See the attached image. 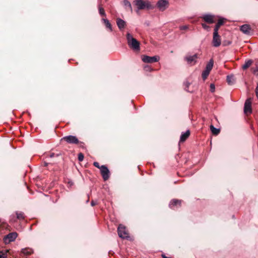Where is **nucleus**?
<instances>
[{
  "instance_id": "nucleus-1",
  "label": "nucleus",
  "mask_w": 258,
  "mask_h": 258,
  "mask_svg": "<svg viewBox=\"0 0 258 258\" xmlns=\"http://www.w3.org/2000/svg\"><path fill=\"white\" fill-rule=\"evenodd\" d=\"M126 40L128 46L133 50L138 51L140 50V42L130 33L126 34Z\"/></svg>"
},
{
  "instance_id": "nucleus-2",
  "label": "nucleus",
  "mask_w": 258,
  "mask_h": 258,
  "mask_svg": "<svg viewBox=\"0 0 258 258\" xmlns=\"http://www.w3.org/2000/svg\"><path fill=\"white\" fill-rule=\"evenodd\" d=\"M134 3L137 8V11L145 9L147 10H151L155 8V7L148 1H145L144 0H135L134 1Z\"/></svg>"
},
{
  "instance_id": "nucleus-3",
  "label": "nucleus",
  "mask_w": 258,
  "mask_h": 258,
  "mask_svg": "<svg viewBox=\"0 0 258 258\" xmlns=\"http://www.w3.org/2000/svg\"><path fill=\"white\" fill-rule=\"evenodd\" d=\"M160 57L158 55L150 56L146 55L142 56V60L145 63L156 62L159 60Z\"/></svg>"
},
{
  "instance_id": "nucleus-4",
  "label": "nucleus",
  "mask_w": 258,
  "mask_h": 258,
  "mask_svg": "<svg viewBox=\"0 0 258 258\" xmlns=\"http://www.w3.org/2000/svg\"><path fill=\"white\" fill-rule=\"evenodd\" d=\"M117 232L119 237L123 239H127L129 237L125 226L120 224L117 228Z\"/></svg>"
},
{
  "instance_id": "nucleus-5",
  "label": "nucleus",
  "mask_w": 258,
  "mask_h": 258,
  "mask_svg": "<svg viewBox=\"0 0 258 258\" xmlns=\"http://www.w3.org/2000/svg\"><path fill=\"white\" fill-rule=\"evenodd\" d=\"M64 141L71 144H78L79 143L78 139L75 136L70 135L63 137L61 141Z\"/></svg>"
},
{
  "instance_id": "nucleus-6",
  "label": "nucleus",
  "mask_w": 258,
  "mask_h": 258,
  "mask_svg": "<svg viewBox=\"0 0 258 258\" xmlns=\"http://www.w3.org/2000/svg\"><path fill=\"white\" fill-rule=\"evenodd\" d=\"M18 236V233L16 232H13L9 233L6 235L4 238V240L6 243H10L14 241Z\"/></svg>"
},
{
  "instance_id": "nucleus-7",
  "label": "nucleus",
  "mask_w": 258,
  "mask_h": 258,
  "mask_svg": "<svg viewBox=\"0 0 258 258\" xmlns=\"http://www.w3.org/2000/svg\"><path fill=\"white\" fill-rule=\"evenodd\" d=\"M100 172L104 180H107L109 178L110 172L107 166L101 165L100 166Z\"/></svg>"
},
{
  "instance_id": "nucleus-8",
  "label": "nucleus",
  "mask_w": 258,
  "mask_h": 258,
  "mask_svg": "<svg viewBox=\"0 0 258 258\" xmlns=\"http://www.w3.org/2000/svg\"><path fill=\"white\" fill-rule=\"evenodd\" d=\"M251 98L246 100L244 105V112L245 114H250L252 112Z\"/></svg>"
},
{
  "instance_id": "nucleus-9",
  "label": "nucleus",
  "mask_w": 258,
  "mask_h": 258,
  "mask_svg": "<svg viewBox=\"0 0 258 258\" xmlns=\"http://www.w3.org/2000/svg\"><path fill=\"white\" fill-rule=\"evenodd\" d=\"M221 40L218 33L213 32L212 44L214 47H218L221 45Z\"/></svg>"
},
{
  "instance_id": "nucleus-10",
  "label": "nucleus",
  "mask_w": 258,
  "mask_h": 258,
  "mask_svg": "<svg viewBox=\"0 0 258 258\" xmlns=\"http://www.w3.org/2000/svg\"><path fill=\"white\" fill-rule=\"evenodd\" d=\"M168 5L167 0H159L157 3V7L161 11H164L166 9Z\"/></svg>"
},
{
  "instance_id": "nucleus-11",
  "label": "nucleus",
  "mask_w": 258,
  "mask_h": 258,
  "mask_svg": "<svg viewBox=\"0 0 258 258\" xmlns=\"http://www.w3.org/2000/svg\"><path fill=\"white\" fill-rule=\"evenodd\" d=\"M181 203V200H179L177 199H173L172 200L169 204V207L171 209H174L175 207H180Z\"/></svg>"
},
{
  "instance_id": "nucleus-12",
  "label": "nucleus",
  "mask_w": 258,
  "mask_h": 258,
  "mask_svg": "<svg viewBox=\"0 0 258 258\" xmlns=\"http://www.w3.org/2000/svg\"><path fill=\"white\" fill-rule=\"evenodd\" d=\"M197 58L198 55L197 54H195L193 55L187 56L185 57V59L188 64H195L197 62Z\"/></svg>"
},
{
  "instance_id": "nucleus-13",
  "label": "nucleus",
  "mask_w": 258,
  "mask_h": 258,
  "mask_svg": "<svg viewBox=\"0 0 258 258\" xmlns=\"http://www.w3.org/2000/svg\"><path fill=\"white\" fill-rule=\"evenodd\" d=\"M240 30L244 34L248 35L250 33L251 28L249 25L244 24L240 27Z\"/></svg>"
},
{
  "instance_id": "nucleus-14",
  "label": "nucleus",
  "mask_w": 258,
  "mask_h": 258,
  "mask_svg": "<svg viewBox=\"0 0 258 258\" xmlns=\"http://www.w3.org/2000/svg\"><path fill=\"white\" fill-rule=\"evenodd\" d=\"M203 19L204 21L209 24L214 23L213 16L211 15L206 14L203 16Z\"/></svg>"
},
{
  "instance_id": "nucleus-15",
  "label": "nucleus",
  "mask_w": 258,
  "mask_h": 258,
  "mask_svg": "<svg viewBox=\"0 0 258 258\" xmlns=\"http://www.w3.org/2000/svg\"><path fill=\"white\" fill-rule=\"evenodd\" d=\"M116 24L120 30L123 29L125 26V22L120 18H117L116 20Z\"/></svg>"
},
{
  "instance_id": "nucleus-16",
  "label": "nucleus",
  "mask_w": 258,
  "mask_h": 258,
  "mask_svg": "<svg viewBox=\"0 0 258 258\" xmlns=\"http://www.w3.org/2000/svg\"><path fill=\"white\" fill-rule=\"evenodd\" d=\"M190 135V132L189 130L186 131L185 132L182 133L180 137V142H184Z\"/></svg>"
},
{
  "instance_id": "nucleus-17",
  "label": "nucleus",
  "mask_w": 258,
  "mask_h": 258,
  "mask_svg": "<svg viewBox=\"0 0 258 258\" xmlns=\"http://www.w3.org/2000/svg\"><path fill=\"white\" fill-rule=\"evenodd\" d=\"M224 19H220L217 23L216 24L214 29V32L218 33V30L220 28V27L224 23Z\"/></svg>"
},
{
  "instance_id": "nucleus-18",
  "label": "nucleus",
  "mask_w": 258,
  "mask_h": 258,
  "mask_svg": "<svg viewBox=\"0 0 258 258\" xmlns=\"http://www.w3.org/2000/svg\"><path fill=\"white\" fill-rule=\"evenodd\" d=\"M123 4L126 10L130 11L131 12H133L131 4L128 0H124L123 1Z\"/></svg>"
},
{
  "instance_id": "nucleus-19",
  "label": "nucleus",
  "mask_w": 258,
  "mask_h": 258,
  "mask_svg": "<svg viewBox=\"0 0 258 258\" xmlns=\"http://www.w3.org/2000/svg\"><path fill=\"white\" fill-rule=\"evenodd\" d=\"M102 21L104 22L106 28L108 29L110 31H112V28L111 24L110 23L109 21L105 18H102Z\"/></svg>"
},
{
  "instance_id": "nucleus-20",
  "label": "nucleus",
  "mask_w": 258,
  "mask_h": 258,
  "mask_svg": "<svg viewBox=\"0 0 258 258\" xmlns=\"http://www.w3.org/2000/svg\"><path fill=\"white\" fill-rule=\"evenodd\" d=\"M227 82L229 85H233L235 83L234 77L233 75H228L227 76Z\"/></svg>"
},
{
  "instance_id": "nucleus-21",
  "label": "nucleus",
  "mask_w": 258,
  "mask_h": 258,
  "mask_svg": "<svg viewBox=\"0 0 258 258\" xmlns=\"http://www.w3.org/2000/svg\"><path fill=\"white\" fill-rule=\"evenodd\" d=\"M210 128L212 133L213 135H218L220 133V128L215 127L213 125L211 124L210 126Z\"/></svg>"
},
{
  "instance_id": "nucleus-22",
  "label": "nucleus",
  "mask_w": 258,
  "mask_h": 258,
  "mask_svg": "<svg viewBox=\"0 0 258 258\" xmlns=\"http://www.w3.org/2000/svg\"><path fill=\"white\" fill-rule=\"evenodd\" d=\"M21 252L25 255H29L33 252V250L31 248H25L22 249Z\"/></svg>"
},
{
  "instance_id": "nucleus-23",
  "label": "nucleus",
  "mask_w": 258,
  "mask_h": 258,
  "mask_svg": "<svg viewBox=\"0 0 258 258\" xmlns=\"http://www.w3.org/2000/svg\"><path fill=\"white\" fill-rule=\"evenodd\" d=\"M252 60L251 59L246 60L242 66V69L243 70H246L248 68L252 63Z\"/></svg>"
},
{
  "instance_id": "nucleus-24",
  "label": "nucleus",
  "mask_w": 258,
  "mask_h": 258,
  "mask_svg": "<svg viewBox=\"0 0 258 258\" xmlns=\"http://www.w3.org/2000/svg\"><path fill=\"white\" fill-rule=\"evenodd\" d=\"M98 8L99 15L102 17H106V15L105 10L100 4L98 5Z\"/></svg>"
},
{
  "instance_id": "nucleus-25",
  "label": "nucleus",
  "mask_w": 258,
  "mask_h": 258,
  "mask_svg": "<svg viewBox=\"0 0 258 258\" xmlns=\"http://www.w3.org/2000/svg\"><path fill=\"white\" fill-rule=\"evenodd\" d=\"M213 67V60L211 59L206 65L205 70L210 72Z\"/></svg>"
},
{
  "instance_id": "nucleus-26",
  "label": "nucleus",
  "mask_w": 258,
  "mask_h": 258,
  "mask_svg": "<svg viewBox=\"0 0 258 258\" xmlns=\"http://www.w3.org/2000/svg\"><path fill=\"white\" fill-rule=\"evenodd\" d=\"M17 218L19 220H23L25 218L24 213L22 212H16Z\"/></svg>"
},
{
  "instance_id": "nucleus-27",
  "label": "nucleus",
  "mask_w": 258,
  "mask_h": 258,
  "mask_svg": "<svg viewBox=\"0 0 258 258\" xmlns=\"http://www.w3.org/2000/svg\"><path fill=\"white\" fill-rule=\"evenodd\" d=\"M209 74H210V72L205 70L202 72V78L204 80H205L207 79V78L209 76Z\"/></svg>"
},
{
  "instance_id": "nucleus-28",
  "label": "nucleus",
  "mask_w": 258,
  "mask_h": 258,
  "mask_svg": "<svg viewBox=\"0 0 258 258\" xmlns=\"http://www.w3.org/2000/svg\"><path fill=\"white\" fill-rule=\"evenodd\" d=\"M7 250H2L0 251V258L7 257Z\"/></svg>"
},
{
  "instance_id": "nucleus-29",
  "label": "nucleus",
  "mask_w": 258,
  "mask_h": 258,
  "mask_svg": "<svg viewBox=\"0 0 258 258\" xmlns=\"http://www.w3.org/2000/svg\"><path fill=\"white\" fill-rule=\"evenodd\" d=\"M184 89L189 92H192V91H190L188 89L189 86L190 85V83L189 82H186L184 83Z\"/></svg>"
},
{
  "instance_id": "nucleus-30",
  "label": "nucleus",
  "mask_w": 258,
  "mask_h": 258,
  "mask_svg": "<svg viewBox=\"0 0 258 258\" xmlns=\"http://www.w3.org/2000/svg\"><path fill=\"white\" fill-rule=\"evenodd\" d=\"M144 70L147 72H151L153 71V69L149 65H146L144 67Z\"/></svg>"
},
{
  "instance_id": "nucleus-31",
  "label": "nucleus",
  "mask_w": 258,
  "mask_h": 258,
  "mask_svg": "<svg viewBox=\"0 0 258 258\" xmlns=\"http://www.w3.org/2000/svg\"><path fill=\"white\" fill-rule=\"evenodd\" d=\"M84 155L83 153H80L79 154H78V160L79 161H82L84 159Z\"/></svg>"
},
{
  "instance_id": "nucleus-32",
  "label": "nucleus",
  "mask_w": 258,
  "mask_h": 258,
  "mask_svg": "<svg viewBox=\"0 0 258 258\" xmlns=\"http://www.w3.org/2000/svg\"><path fill=\"white\" fill-rule=\"evenodd\" d=\"M210 91L211 92H214L215 91V85L214 84H210Z\"/></svg>"
},
{
  "instance_id": "nucleus-33",
  "label": "nucleus",
  "mask_w": 258,
  "mask_h": 258,
  "mask_svg": "<svg viewBox=\"0 0 258 258\" xmlns=\"http://www.w3.org/2000/svg\"><path fill=\"white\" fill-rule=\"evenodd\" d=\"M202 27L205 30H208L210 28V27L205 23H202Z\"/></svg>"
},
{
  "instance_id": "nucleus-34",
  "label": "nucleus",
  "mask_w": 258,
  "mask_h": 258,
  "mask_svg": "<svg viewBox=\"0 0 258 258\" xmlns=\"http://www.w3.org/2000/svg\"><path fill=\"white\" fill-rule=\"evenodd\" d=\"M188 28V25H183L179 27V29L181 30H186Z\"/></svg>"
},
{
  "instance_id": "nucleus-35",
  "label": "nucleus",
  "mask_w": 258,
  "mask_h": 258,
  "mask_svg": "<svg viewBox=\"0 0 258 258\" xmlns=\"http://www.w3.org/2000/svg\"><path fill=\"white\" fill-rule=\"evenodd\" d=\"M93 165H94V166H95L96 167H97V168H99V169H100V166H100V165H99V163H98L97 162H94L93 163Z\"/></svg>"
},
{
  "instance_id": "nucleus-36",
  "label": "nucleus",
  "mask_w": 258,
  "mask_h": 258,
  "mask_svg": "<svg viewBox=\"0 0 258 258\" xmlns=\"http://www.w3.org/2000/svg\"><path fill=\"white\" fill-rule=\"evenodd\" d=\"M59 156V154H55L54 153H52L50 154L49 157L53 158L54 157H58Z\"/></svg>"
},
{
  "instance_id": "nucleus-37",
  "label": "nucleus",
  "mask_w": 258,
  "mask_h": 258,
  "mask_svg": "<svg viewBox=\"0 0 258 258\" xmlns=\"http://www.w3.org/2000/svg\"><path fill=\"white\" fill-rule=\"evenodd\" d=\"M97 202L96 201H92L91 202V205L92 207H93L95 205H97Z\"/></svg>"
},
{
  "instance_id": "nucleus-38",
  "label": "nucleus",
  "mask_w": 258,
  "mask_h": 258,
  "mask_svg": "<svg viewBox=\"0 0 258 258\" xmlns=\"http://www.w3.org/2000/svg\"><path fill=\"white\" fill-rule=\"evenodd\" d=\"M253 72H257L258 71V64H256V66L255 68H253Z\"/></svg>"
},
{
  "instance_id": "nucleus-39",
  "label": "nucleus",
  "mask_w": 258,
  "mask_h": 258,
  "mask_svg": "<svg viewBox=\"0 0 258 258\" xmlns=\"http://www.w3.org/2000/svg\"><path fill=\"white\" fill-rule=\"evenodd\" d=\"M255 93H256V97L258 98V84H257V86H256V87L255 89Z\"/></svg>"
},
{
  "instance_id": "nucleus-40",
  "label": "nucleus",
  "mask_w": 258,
  "mask_h": 258,
  "mask_svg": "<svg viewBox=\"0 0 258 258\" xmlns=\"http://www.w3.org/2000/svg\"><path fill=\"white\" fill-rule=\"evenodd\" d=\"M162 258H172L171 257H167L164 254H162Z\"/></svg>"
},
{
  "instance_id": "nucleus-41",
  "label": "nucleus",
  "mask_w": 258,
  "mask_h": 258,
  "mask_svg": "<svg viewBox=\"0 0 258 258\" xmlns=\"http://www.w3.org/2000/svg\"><path fill=\"white\" fill-rule=\"evenodd\" d=\"M253 73L254 74V75H255L258 78V71L257 72L253 71Z\"/></svg>"
},
{
  "instance_id": "nucleus-42",
  "label": "nucleus",
  "mask_w": 258,
  "mask_h": 258,
  "mask_svg": "<svg viewBox=\"0 0 258 258\" xmlns=\"http://www.w3.org/2000/svg\"><path fill=\"white\" fill-rule=\"evenodd\" d=\"M47 165H48V163H45V162L44 163V166H47Z\"/></svg>"
},
{
  "instance_id": "nucleus-43",
  "label": "nucleus",
  "mask_w": 258,
  "mask_h": 258,
  "mask_svg": "<svg viewBox=\"0 0 258 258\" xmlns=\"http://www.w3.org/2000/svg\"><path fill=\"white\" fill-rule=\"evenodd\" d=\"M69 183H70V185H72L73 184V182H69Z\"/></svg>"
},
{
  "instance_id": "nucleus-44",
  "label": "nucleus",
  "mask_w": 258,
  "mask_h": 258,
  "mask_svg": "<svg viewBox=\"0 0 258 258\" xmlns=\"http://www.w3.org/2000/svg\"><path fill=\"white\" fill-rule=\"evenodd\" d=\"M88 202H89V200H87L86 201V203H88Z\"/></svg>"
},
{
  "instance_id": "nucleus-45",
  "label": "nucleus",
  "mask_w": 258,
  "mask_h": 258,
  "mask_svg": "<svg viewBox=\"0 0 258 258\" xmlns=\"http://www.w3.org/2000/svg\"><path fill=\"white\" fill-rule=\"evenodd\" d=\"M106 1H107L108 0H105Z\"/></svg>"
}]
</instances>
